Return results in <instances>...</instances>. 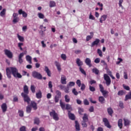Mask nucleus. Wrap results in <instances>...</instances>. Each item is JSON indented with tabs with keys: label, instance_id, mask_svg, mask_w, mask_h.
Instances as JSON below:
<instances>
[{
	"label": "nucleus",
	"instance_id": "35",
	"mask_svg": "<svg viewBox=\"0 0 131 131\" xmlns=\"http://www.w3.org/2000/svg\"><path fill=\"white\" fill-rule=\"evenodd\" d=\"M79 71H80L81 73H82V74H83V75H84V76H86V73L85 72V71H84V70H83V69H82V68L79 67Z\"/></svg>",
	"mask_w": 131,
	"mask_h": 131
},
{
	"label": "nucleus",
	"instance_id": "62",
	"mask_svg": "<svg viewBox=\"0 0 131 131\" xmlns=\"http://www.w3.org/2000/svg\"><path fill=\"white\" fill-rule=\"evenodd\" d=\"M83 103L84 105H89L90 104V102H89V101L88 100V99H84L83 101Z\"/></svg>",
	"mask_w": 131,
	"mask_h": 131
},
{
	"label": "nucleus",
	"instance_id": "31",
	"mask_svg": "<svg viewBox=\"0 0 131 131\" xmlns=\"http://www.w3.org/2000/svg\"><path fill=\"white\" fill-rule=\"evenodd\" d=\"M92 72L93 73H95V74H96V75H98L100 72L99 70H98V69L95 68L92 69Z\"/></svg>",
	"mask_w": 131,
	"mask_h": 131
},
{
	"label": "nucleus",
	"instance_id": "60",
	"mask_svg": "<svg viewBox=\"0 0 131 131\" xmlns=\"http://www.w3.org/2000/svg\"><path fill=\"white\" fill-rule=\"evenodd\" d=\"M20 131H26V127H25V126H22L20 129H19Z\"/></svg>",
	"mask_w": 131,
	"mask_h": 131
},
{
	"label": "nucleus",
	"instance_id": "46",
	"mask_svg": "<svg viewBox=\"0 0 131 131\" xmlns=\"http://www.w3.org/2000/svg\"><path fill=\"white\" fill-rule=\"evenodd\" d=\"M97 53L100 57H103V53L102 52V50H100V49H97Z\"/></svg>",
	"mask_w": 131,
	"mask_h": 131
},
{
	"label": "nucleus",
	"instance_id": "5",
	"mask_svg": "<svg viewBox=\"0 0 131 131\" xmlns=\"http://www.w3.org/2000/svg\"><path fill=\"white\" fill-rule=\"evenodd\" d=\"M21 96L24 98V102H27V104H29L30 103V97L28 96V94H24V93H21Z\"/></svg>",
	"mask_w": 131,
	"mask_h": 131
},
{
	"label": "nucleus",
	"instance_id": "38",
	"mask_svg": "<svg viewBox=\"0 0 131 131\" xmlns=\"http://www.w3.org/2000/svg\"><path fill=\"white\" fill-rule=\"evenodd\" d=\"M90 34H93V35H94V34L93 33V32H91ZM93 35L92 36H90V35L87 36L86 37V41H89V40H91V39L93 38Z\"/></svg>",
	"mask_w": 131,
	"mask_h": 131
},
{
	"label": "nucleus",
	"instance_id": "30",
	"mask_svg": "<svg viewBox=\"0 0 131 131\" xmlns=\"http://www.w3.org/2000/svg\"><path fill=\"white\" fill-rule=\"evenodd\" d=\"M75 85V82L73 81H71L67 84V88H72V86H74Z\"/></svg>",
	"mask_w": 131,
	"mask_h": 131
},
{
	"label": "nucleus",
	"instance_id": "34",
	"mask_svg": "<svg viewBox=\"0 0 131 131\" xmlns=\"http://www.w3.org/2000/svg\"><path fill=\"white\" fill-rule=\"evenodd\" d=\"M131 99V92H129L128 94L125 96V101H127Z\"/></svg>",
	"mask_w": 131,
	"mask_h": 131
},
{
	"label": "nucleus",
	"instance_id": "10",
	"mask_svg": "<svg viewBox=\"0 0 131 131\" xmlns=\"http://www.w3.org/2000/svg\"><path fill=\"white\" fill-rule=\"evenodd\" d=\"M99 43H100V39H96L95 40L91 43V47L93 48V47H95V46H98Z\"/></svg>",
	"mask_w": 131,
	"mask_h": 131
},
{
	"label": "nucleus",
	"instance_id": "36",
	"mask_svg": "<svg viewBox=\"0 0 131 131\" xmlns=\"http://www.w3.org/2000/svg\"><path fill=\"white\" fill-rule=\"evenodd\" d=\"M40 122V121H39V118H35V119L34 120V123L35 124H37V125H38V124H39Z\"/></svg>",
	"mask_w": 131,
	"mask_h": 131
},
{
	"label": "nucleus",
	"instance_id": "42",
	"mask_svg": "<svg viewBox=\"0 0 131 131\" xmlns=\"http://www.w3.org/2000/svg\"><path fill=\"white\" fill-rule=\"evenodd\" d=\"M6 11H7V10L6 9H3V10L0 13V16H1V17H4V15H6Z\"/></svg>",
	"mask_w": 131,
	"mask_h": 131
},
{
	"label": "nucleus",
	"instance_id": "9",
	"mask_svg": "<svg viewBox=\"0 0 131 131\" xmlns=\"http://www.w3.org/2000/svg\"><path fill=\"white\" fill-rule=\"evenodd\" d=\"M5 54L10 59H12L13 58V53L11 52V51L6 49L4 50Z\"/></svg>",
	"mask_w": 131,
	"mask_h": 131
},
{
	"label": "nucleus",
	"instance_id": "32",
	"mask_svg": "<svg viewBox=\"0 0 131 131\" xmlns=\"http://www.w3.org/2000/svg\"><path fill=\"white\" fill-rule=\"evenodd\" d=\"M31 110H32V107L30 106V105H29L26 107L27 113H30V112H31Z\"/></svg>",
	"mask_w": 131,
	"mask_h": 131
},
{
	"label": "nucleus",
	"instance_id": "12",
	"mask_svg": "<svg viewBox=\"0 0 131 131\" xmlns=\"http://www.w3.org/2000/svg\"><path fill=\"white\" fill-rule=\"evenodd\" d=\"M23 57H24V53H21L18 55V62L19 64L23 63V59H22Z\"/></svg>",
	"mask_w": 131,
	"mask_h": 131
},
{
	"label": "nucleus",
	"instance_id": "3",
	"mask_svg": "<svg viewBox=\"0 0 131 131\" xmlns=\"http://www.w3.org/2000/svg\"><path fill=\"white\" fill-rule=\"evenodd\" d=\"M56 96L54 97V101L56 103L59 102V100L62 98V93L59 90H56L55 91Z\"/></svg>",
	"mask_w": 131,
	"mask_h": 131
},
{
	"label": "nucleus",
	"instance_id": "44",
	"mask_svg": "<svg viewBox=\"0 0 131 131\" xmlns=\"http://www.w3.org/2000/svg\"><path fill=\"white\" fill-rule=\"evenodd\" d=\"M61 58L63 60V61H66V59H67V56H66V54H62L61 55Z\"/></svg>",
	"mask_w": 131,
	"mask_h": 131
},
{
	"label": "nucleus",
	"instance_id": "14",
	"mask_svg": "<svg viewBox=\"0 0 131 131\" xmlns=\"http://www.w3.org/2000/svg\"><path fill=\"white\" fill-rule=\"evenodd\" d=\"M25 95H28L29 94V90L28 89V86L25 85L24 86V92H23Z\"/></svg>",
	"mask_w": 131,
	"mask_h": 131
},
{
	"label": "nucleus",
	"instance_id": "33",
	"mask_svg": "<svg viewBox=\"0 0 131 131\" xmlns=\"http://www.w3.org/2000/svg\"><path fill=\"white\" fill-rule=\"evenodd\" d=\"M49 6L50 8H54V7H56V3L55 2V1H50Z\"/></svg>",
	"mask_w": 131,
	"mask_h": 131
},
{
	"label": "nucleus",
	"instance_id": "4",
	"mask_svg": "<svg viewBox=\"0 0 131 131\" xmlns=\"http://www.w3.org/2000/svg\"><path fill=\"white\" fill-rule=\"evenodd\" d=\"M50 115L51 116V117H53V119H54V120L56 121H58V120H59V116L54 110H53L52 112H50Z\"/></svg>",
	"mask_w": 131,
	"mask_h": 131
},
{
	"label": "nucleus",
	"instance_id": "7",
	"mask_svg": "<svg viewBox=\"0 0 131 131\" xmlns=\"http://www.w3.org/2000/svg\"><path fill=\"white\" fill-rule=\"evenodd\" d=\"M99 88L100 90V92L101 93H102L103 97H104L105 98H106V95H108V91H106V90H104V87H103V85L100 84H99Z\"/></svg>",
	"mask_w": 131,
	"mask_h": 131
},
{
	"label": "nucleus",
	"instance_id": "53",
	"mask_svg": "<svg viewBox=\"0 0 131 131\" xmlns=\"http://www.w3.org/2000/svg\"><path fill=\"white\" fill-rule=\"evenodd\" d=\"M89 90L91 91V92H95V91H96L95 87L91 85L89 86Z\"/></svg>",
	"mask_w": 131,
	"mask_h": 131
},
{
	"label": "nucleus",
	"instance_id": "28",
	"mask_svg": "<svg viewBox=\"0 0 131 131\" xmlns=\"http://www.w3.org/2000/svg\"><path fill=\"white\" fill-rule=\"evenodd\" d=\"M46 28H47V27H43V25H40L39 29H41V35H43V31H46Z\"/></svg>",
	"mask_w": 131,
	"mask_h": 131
},
{
	"label": "nucleus",
	"instance_id": "22",
	"mask_svg": "<svg viewBox=\"0 0 131 131\" xmlns=\"http://www.w3.org/2000/svg\"><path fill=\"white\" fill-rule=\"evenodd\" d=\"M1 107L4 113L7 111V109L8 108V106H7V104L6 103H3Z\"/></svg>",
	"mask_w": 131,
	"mask_h": 131
},
{
	"label": "nucleus",
	"instance_id": "27",
	"mask_svg": "<svg viewBox=\"0 0 131 131\" xmlns=\"http://www.w3.org/2000/svg\"><path fill=\"white\" fill-rule=\"evenodd\" d=\"M118 125L119 127L120 128V129L122 128L123 124H122V120L121 119H119L118 121Z\"/></svg>",
	"mask_w": 131,
	"mask_h": 131
},
{
	"label": "nucleus",
	"instance_id": "19",
	"mask_svg": "<svg viewBox=\"0 0 131 131\" xmlns=\"http://www.w3.org/2000/svg\"><path fill=\"white\" fill-rule=\"evenodd\" d=\"M30 106L31 107L32 106L34 110H36L37 109V104L33 101H31V105Z\"/></svg>",
	"mask_w": 131,
	"mask_h": 131
},
{
	"label": "nucleus",
	"instance_id": "26",
	"mask_svg": "<svg viewBox=\"0 0 131 131\" xmlns=\"http://www.w3.org/2000/svg\"><path fill=\"white\" fill-rule=\"evenodd\" d=\"M75 128L76 130H78V131L80 130V127L79 126V123H78V121H75Z\"/></svg>",
	"mask_w": 131,
	"mask_h": 131
},
{
	"label": "nucleus",
	"instance_id": "49",
	"mask_svg": "<svg viewBox=\"0 0 131 131\" xmlns=\"http://www.w3.org/2000/svg\"><path fill=\"white\" fill-rule=\"evenodd\" d=\"M31 91L33 93V94H34V93H35V86H34V85H31Z\"/></svg>",
	"mask_w": 131,
	"mask_h": 131
},
{
	"label": "nucleus",
	"instance_id": "45",
	"mask_svg": "<svg viewBox=\"0 0 131 131\" xmlns=\"http://www.w3.org/2000/svg\"><path fill=\"white\" fill-rule=\"evenodd\" d=\"M38 17L39 19H43L45 18V15L41 13H38Z\"/></svg>",
	"mask_w": 131,
	"mask_h": 131
},
{
	"label": "nucleus",
	"instance_id": "63",
	"mask_svg": "<svg viewBox=\"0 0 131 131\" xmlns=\"http://www.w3.org/2000/svg\"><path fill=\"white\" fill-rule=\"evenodd\" d=\"M119 107H120V108H124L123 102H122V101L119 102Z\"/></svg>",
	"mask_w": 131,
	"mask_h": 131
},
{
	"label": "nucleus",
	"instance_id": "59",
	"mask_svg": "<svg viewBox=\"0 0 131 131\" xmlns=\"http://www.w3.org/2000/svg\"><path fill=\"white\" fill-rule=\"evenodd\" d=\"M123 87L124 88V90H126V91H129L130 90L129 86H126L124 84H123Z\"/></svg>",
	"mask_w": 131,
	"mask_h": 131
},
{
	"label": "nucleus",
	"instance_id": "48",
	"mask_svg": "<svg viewBox=\"0 0 131 131\" xmlns=\"http://www.w3.org/2000/svg\"><path fill=\"white\" fill-rule=\"evenodd\" d=\"M18 113L19 116H20V117H23V116H24V112H23V111H18Z\"/></svg>",
	"mask_w": 131,
	"mask_h": 131
},
{
	"label": "nucleus",
	"instance_id": "50",
	"mask_svg": "<svg viewBox=\"0 0 131 131\" xmlns=\"http://www.w3.org/2000/svg\"><path fill=\"white\" fill-rule=\"evenodd\" d=\"M19 17H15V18H13V23L14 24H16V23H17V22H19Z\"/></svg>",
	"mask_w": 131,
	"mask_h": 131
},
{
	"label": "nucleus",
	"instance_id": "55",
	"mask_svg": "<svg viewBox=\"0 0 131 131\" xmlns=\"http://www.w3.org/2000/svg\"><path fill=\"white\" fill-rule=\"evenodd\" d=\"M66 110H70L72 109V107L69 104H66Z\"/></svg>",
	"mask_w": 131,
	"mask_h": 131
},
{
	"label": "nucleus",
	"instance_id": "52",
	"mask_svg": "<svg viewBox=\"0 0 131 131\" xmlns=\"http://www.w3.org/2000/svg\"><path fill=\"white\" fill-rule=\"evenodd\" d=\"M72 93L75 96H77V95H78V93L76 91V89L75 88L73 89Z\"/></svg>",
	"mask_w": 131,
	"mask_h": 131
},
{
	"label": "nucleus",
	"instance_id": "58",
	"mask_svg": "<svg viewBox=\"0 0 131 131\" xmlns=\"http://www.w3.org/2000/svg\"><path fill=\"white\" fill-rule=\"evenodd\" d=\"M80 89L81 91H83L84 90H85V85L84 83L81 84Z\"/></svg>",
	"mask_w": 131,
	"mask_h": 131
},
{
	"label": "nucleus",
	"instance_id": "56",
	"mask_svg": "<svg viewBox=\"0 0 131 131\" xmlns=\"http://www.w3.org/2000/svg\"><path fill=\"white\" fill-rule=\"evenodd\" d=\"M89 19L90 20H95V18L93 16V15L92 14V12H90V15H89Z\"/></svg>",
	"mask_w": 131,
	"mask_h": 131
},
{
	"label": "nucleus",
	"instance_id": "57",
	"mask_svg": "<svg viewBox=\"0 0 131 131\" xmlns=\"http://www.w3.org/2000/svg\"><path fill=\"white\" fill-rule=\"evenodd\" d=\"M124 94V92H123V91L122 90H121V91H119L118 92V96H123V95Z\"/></svg>",
	"mask_w": 131,
	"mask_h": 131
},
{
	"label": "nucleus",
	"instance_id": "13",
	"mask_svg": "<svg viewBox=\"0 0 131 131\" xmlns=\"http://www.w3.org/2000/svg\"><path fill=\"white\" fill-rule=\"evenodd\" d=\"M44 70L46 72L48 76H49V77H51L52 75V73H51V71H50V69H49V68L47 66H45Z\"/></svg>",
	"mask_w": 131,
	"mask_h": 131
},
{
	"label": "nucleus",
	"instance_id": "51",
	"mask_svg": "<svg viewBox=\"0 0 131 131\" xmlns=\"http://www.w3.org/2000/svg\"><path fill=\"white\" fill-rule=\"evenodd\" d=\"M76 84L79 86V88H80V86H81V81L79 79L77 80Z\"/></svg>",
	"mask_w": 131,
	"mask_h": 131
},
{
	"label": "nucleus",
	"instance_id": "23",
	"mask_svg": "<svg viewBox=\"0 0 131 131\" xmlns=\"http://www.w3.org/2000/svg\"><path fill=\"white\" fill-rule=\"evenodd\" d=\"M123 121L124 126H128V125H129V124H130V121H129V120L124 118Z\"/></svg>",
	"mask_w": 131,
	"mask_h": 131
},
{
	"label": "nucleus",
	"instance_id": "29",
	"mask_svg": "<svg viewBox=\"0 0 131 131\" xmlns=\"http://www.w3.org/2000/svg\"><path fill=\"white\" fill-rule=\"evenodd\" d=\"M99 102L101 103V104H104L105 103V98L103 96H100L99 97Z\"/></svg>",
	"mask_w": 131,
	"mask_h": 131
},
{
	"label": "nucleus",
	"instance_id": "61",
	"mask_svg": "<svg viewBox=\"0 0 131 131\" xmlns=\"http://www.w3.org/2000/svg\"><path fill=\"white\" fill-rule=\"evenodd\" d=\"M100 58H97L96 59H95L94 62H95L96 64H99V63H100Z\"/></svg>",
	"mask_w": 131,
	"mask_h": 131
},
{
	"label": "nucleus",
	"instance_id": "18",
	"mask_svg": "<svg viewBox=\"0 0 131 131\" xmlns=\"http://www.w3.org/2000/svg\"><path fill=\"white\" fill-rule=\"evenodd\" d=\"M107 15H103L101 16V18L99 19V22L100 23H103V21H106L107 19Z\"/></svg>",
	"mask_w": 131,
	"mask_h": 131
},
{
	"label": "nucleus",
	"instance_id": "41",
	"mask_svg": "<svg viewBox=\"0 0 131 131\" xmlns=\"http://www.w3.org/2000/svg\"><path fill=\"white\" fill-rule=\"evenodd\" d=\"M86 122H88V121H81V124H82V127H88V124H86Z\"/></svg>",
	"mask_w": 131,
	"mask_h": 131
},
{
	"label": "nucleus",
	"instance_id": "15",
	"mask_svg": "<svg viewBox=\"0 0 131 131\" xmlns=\"http://www.w3.org/2000/svg\"><path fill=\"white\" fill-rule=\"evenodd\" d=\"M85 63L89 67H92V61L91 60V59L86 58L85 60Z\"/></svg>",
	"mask_w": 131,
	"mask_h": 131
},
{
	"label": "nucleus",
	"instance_id": "20",
	"mask_svg": "<svg viewBox=\"0 0 131 131\" xmlns=\"http://www.w3.org/2000/svg\"><path fill=\"white\" fill-rule=\"evenodd\" d=\"M55 66L57 67V69L58 71H59V72L61 71V64L59 62L55 61Z\"/></svg>",
	"mask_w": 131,
	"mask_h": 131
},
{
	"label": "nucleus",
	"instance_id": "37",
	"mask_svg": "<svg viewBox=\"0 0 131 131\" xmlns=\"http://www.w3.org/2000/svg\"><path fill=\"white\" fill-rule=\"evenodd\" d=\"M108 114L110 115V116H112L113 114V110L111 107H109L107 108Z\"/></svg>",
	"mask_w": 131,
	"mask_h": 131
},
{
	"label": "nucleus",
	"instance_id": "24",
	"mask_svg": "<svg viewBox=\"0 0 131 131\" xmlns=\"http://www.w3.org/2000/svg\"><path fill=\"white\" fill-rule=\"evenodd\" d=\"M42 97V94L41 93V91L39 90L38 92L36 93V98H37V99H41Z\"/></svg>",
	"mask_w": 131,
	"mask_h": 131
},
{
	"label": "nucleus",
	"instance_id": "54",
	"mask_svg": "<svg viewBox=\"0 0 131 131\" xmlns=\"http://www.w3.org/2000/svg\"><path fill=\"white\" fill-rule=\"evenodd\" d=\"M82 112H83V108L79 107L78 108V113L80 115H82Z\"/></svg>",
	"mask_w": 131,
	"mask_h": 131
},
{
	"label": "nucleus",
	"instance_id": "8",
	"mask_svg": "<svg viewBox=\"0 0 131 131\" xmlns=\"http://www.w3.org/2000/svg\"><path fill=\"white\" fill-rule=\"evenodd\" d=\"M103 122H104L105 126H106L107 128H111V125H110L107 118H104L103 119Z\"/></svg>",
	"mask_w": 131,
	"mask_h": 131
},
{
	"label": "nucleus",
	"instance_id": "64",
	"mask_svg": "<svg viewBox=\"0 0 131 131\" xmlns=\"http://www.w3.org/2000/svg\"><path fill=\"white\" fill-rule=\"evenodd\" d=\"M94 107L93 106H91L89 108V111L90 112H94Z\"/></svg>",
	"mask_w": 131,
	"mask_h": 131
},
{
	"label": "nucleus",
	"instance_id": "6",
	"mask_svg": "<svg viewBox=\"0 0 131 131\" xmlns=\"http://www.w3.org/2000/svg\"><path fill=\"white\" fill-rule=\"evenodd\" d=\"M104 79L106 81V84L107 86H109L111 83V79H110V77L108 76L107 74L104 75Z\"/></svg>",
	"mask_w": 131,
	"mask_h": 131
},
{
	"label": "nucleus",
	"instance_id": "40",
	"mask_svg": "<svg viewBox=\"0 0 131 131\" xmlns=\"http://www.w3.org/2000/svg\"><path fill=\"white\" fill-rule=\"evenodd\" d=\"M64 99L66 103H69L70 102V98H69V96L68 95H65Z\"/></svg>",
	"mask_w": 131,
	"mask_h": 131
},
{
	"label": "nucleus",
	"instance_id": "43",
	"mask_svg": "<svg viewBox=\"0 0 131 131\" xmlns=\"http://www.w3.org/2000/svg\"><path fill=\"white\" fill-rule=\"evenodd\" d=\"M60 105L62 109L63 110L65 109V103L62 102V100H60Z\"/></svg>",
	"mask_w": 131,
	"mask_h": 131
},
{
	"label": "nucleus",
	"instance_id": "2",
	"mask_svg": "<svg viewBox=\"0 0 131 131\" xmlns=\"http://www.w3.org/2000/svg\"><path fill=\"white\" fill-rule=\"evenodd\" d=\"M32 76H33L34 78H36L37 79H42V75H41V74L36 71H34L32 72Z\"/></svg>",
	"mask_w": 131,
	"mask_h": 131
},
{
	"label": "nucleus",
	"instance_id": "11",
	"mask_svg": "<svg viewBox=\"0 0 131 131\" xmlns=\"http://www.w3.org/2000/svg\"><path fill=\"white\" fill-rule=\"evenodd\" d=\"M18 14L19 15H23V17H24V18H26V17H27V13L22 9H19L18 10Z\"/></svg>",
	"mask_w": 131,
	"mask_h": 131
},
{
	"label": "nucleus",
	"instance_id": "16",
	"mask_svg": "<svg viewBox=\"0 0 131 131\" xmlns=\"http://www.w3.org/2000/svg\"><path fill=\"white\" fill-rule=\"evenodd\" d=\"M68 116L71 120H75V116L73 114L71 113L70 111H69L68 112Z\"/></svg>",
	"mask_w": 131,
	"mask_h": 131
},
{
	"label": "nucleus",
	"instance_id": "47",
	"mask_svg": "<svg viewBox=\"0 0 131 131\" xmlns=\"http://www.w3.org/2000/svg\"><path fill=\"white\" fill-rule=\"evenodd\" d=\"M17 37L19 40H20V41H21V42L24 41V37H23V36H20L19 34H17Z\"/></svg>",
	"mask_w": 131,
	"mask_h": 131
},
{
	"label": "nucleus",
	"instance_id": "1",
	"mask_svg": "<svg viewBox=\"0 0 131 131\" xmlns=\"http://www.w3.org/2000/svg\"><path fill=\"white\" fill-rule=\"evenodd\" d=\"M12 75L15 78H22V75L18 72V69L14 67L7 68L6 69V75L9 79L12 78Z\"/></svg>",
	"mask_w": 131,
	"mask_h": 131
},
{
	"label": "nucleus",
	"instance_id": "17",
	"mask_svg": "<svg viewBox=\"0 0 131 131\" xmlns=\"http://www.w3.org/2000/svg\"><path fill=\"white\" fill-rule=\"evenodd\" d=\"M66 76H65L63 75H62L61 76V83H62V84H66Z\"/></svg>",
	"mask_w": 131,
	"mask_h": 131
},
{
	"label": "nucleus",
	"instance_id": "25",
	"mask_svg": "<svg viewBox=\"0 0 131 131\" xmlns=\"http://www.w3.org/2000/svg\"><path fill=\"white\" fill-rule=\"evenodd\" d=\"M26 59L27 61L29 63V64H32V58L31 57V56L29 55H27L26 56Z\"/></svg>",
	"mask_w": 131,
	"mask_h": 131
},
{
	"label": "nucleus",
	"instance_id": "39",
	"mask_svg": "<svg viewBox=\"0 0 131 131\" xmlns=\"http://www.w3.org/2000/svg\"><path fill=\"white\" fill-rule=\"evenodd\" d=\"M82 119L83 121H89V118L88 117V115H86V114H84Z\"/></svg>",
	"mask_w": 131,
	"mask_h": 131
},
{
	"label": "nucleus",
	"instance_id": "21",
	"mask_svg": "<svg viewBox=\"0 0 131 131\" xmlns=\"http://www.w3.org/2000/svg\"><path fill=\"white\" fill-rule=\"evenodd\" d=\"M76 64L79 67H81L82 65H83V62L81 60H80V59L77 58Z\"/></svg>",
	"mask_w": 131,
	"mask_h": 131
}]
</instances>
